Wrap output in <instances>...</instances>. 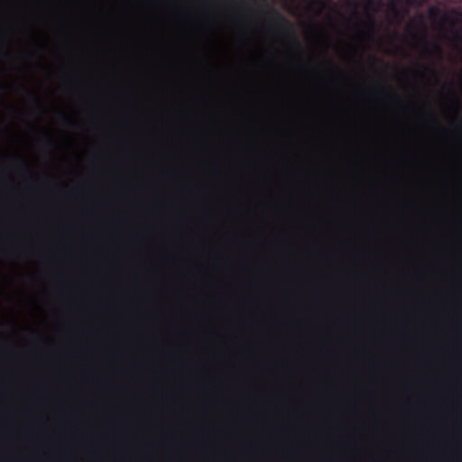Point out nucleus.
I'll return each mask as SVG.
<instances>
[{
	"label": "nucleus",
	"mask_w": 462,
	"mask_h": 462,
	"mask_svg": "<svg viewBox=\"0 0 462 462\" xmlns=\"http://www.w3.org/2000/svg\"><path fill=\"white\" fill-rule=\"evenodd\" d=\"M268 11L272 14L273 22L291 38L292 43L300 50V44L291 21L275 9L269 8Z\"/></svg>",
	"instance_id": "obj_1"
},
{
	"label": "nucleus",
	"mask_w": 462,
	"mask_h": 462,
	"mask_svg": "<svg viewBox=\"0 0 462 462\" xmlns=\"http://www.w3.org/2000/svg\"><path fill=\"white\" fill-rule=\"evenodd\" d=\"M411 26H414L416 28H420L421 31L422 38L425 41L426 39V27L422 20V16H420L417 21H412L411 23Z\"/></svg>",
	"instance_id": "obj_2"
},
{
	"label": "nucleus",
	"mask_w": 462,
	"mask_h": 462,
	"mask_svg": "<svg viewBox=\"0 0 462 462\" xmlns=\"http://www.w3.org/2000/svg\"><path fill=\"white\" fill-rule=\"evenodd\" d=\"M365 24L368 28L370 33H374V27H375V21H374V17L369 16L368 20L365 23Z\"/></svg>",
	"instance_id": "obj_3"
},
{
	"label": "nucleus",
	"mask_w": 462,
	"mask_h": 462,
	"mask_svg": "<svg viewBox=\"0 0 462 462\" xmlns=\"http://www.w3.org/2000/svg\"><path fill=\"white\" fill-rule=\"evenodd\" d=\"M29 96L32 97L34 100V107L37 111L41 112L42 111V107L36 98V96L33 92H28Z\"/></svg>",
	"instance_id": "obj_4"
},
{
	"label": "nucleus",
	"mask_w": 462,
	"mask_h": 462,
	"mask_svg": "<svg viewBox=\"0 0 462 462\" xmlns=\"http://www.w3.org/2000/svg\"><path fill=\"white\" fill-rule=\"evenodd\" d=\"M62 122L69 126H75V124L64 115L61 116Z\"/></svg>",
	"instance_id": "obj_5"
},
{
	"label": "nucleus",
	"mask_w": 462,
	"mask_h": 462,
	"mask_svg": "<svg viewBox=\"0 0 462 462\" xmlns=\"http://www.w3.org/2000/svg\"><path fill=\"white\" fill-rule=\"evenodd\" d=\"M390 9L394 14V15H399V11L394 5H391Z\"/></svg>",
	"instance_id": "obj_6"
},
{
	"label": "nucleus",
	"mask_w": 462,
	"mask_h": 462,
	"mask_svg": "<svg viewBox=\"0 0 462 462\" xmlns=\"http://www.w3.org/2000/svg\"><path fill=\"white\" fill-rule=\"evenodd\" d=\"M433 49H434V50H435V51H436V52H438V53H441V51H442L441 47H440L439 44H437V43H434V44H433Z\"/></svg>",
	"instance_id": "obj_7"
},
{
	"label": "nucleus",
	"mask_w": 462,
	"mask_h": 462,
	"mask_svg": "<svg viewBox=\"0 0 462 462\" xmlns=\"http://www.w3.org/2000/svg\"><path fill=\"white\" fill-rule=\"evenodd\" d=\"M316 3L319 4V5L321 8H323L325 6V2L323 0H317Z\"/></svg>",
	"instance_id": "obj_8"
}]
</instances>
